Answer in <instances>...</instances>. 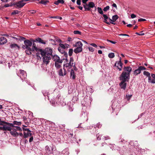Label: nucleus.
Segmentation results:
<instances>
[{
  "mask_svg": "<svg viewBox=\"0 0 155 155\" xmlns=\"http://www.w3.org/2000/svg\"><path fill=\"white\" fill-rule=\"evenodd\" d=\"M25 4L26 3L24 2L22 0L16 3L14 5L16 6L15 7L16 8H17V7L18 8H21L23 7Z\"/></svg>",
  "mask_w": 155,
  "mask_h": 155,
  "instance_id": "423d86ee",
  "label": "nucleus"
},
{
  "mask_svg": "<svg viewBox=\"0 0 155 155\" xmlns=\"http://www.w3.org/2000/svg\"><path fill=\"white\" fill-rule=\"evenodd\" d=\"M32 45V50L33 51H34L35 50L37 51H38V48L36 46L34 42H33Z\"/></svg>",
  "mask_w": 155,
  "mask_h": 155,
  "instance_id": "cd10ccee",
  "label": "nucleus"
},
{
  "mask_svg": "<svg viewBox=\"0 0 155 155\" xmlns=\"http://www.w3.org/2000/svg\"><path fill=\"white\" fill-rule=\"evenodd\" d=\"M103 16L104 18V22L106 23L107 24L110 25V23L107 21V19H108V18L107 15L105 14H103Z\"/></svg>",
  "mask_w": 155,
  "mask_h": 155,
  "instance_id": "f3484780",
  "label": "nucleus"
},
{
  "mask_svg": "<svg viewBox=\"0 0 155 155\" xmlns=\"http://www.w3.org/2000/svg\"><path fill=\"white\" fill-rule=\"evenodd\" d=\"M151 76L153 77V79H155V74H151Z\"/></svg>",
  "mask_w": 155,
  "mask_h": 155,
  "instance_id": "774afa93",
  "label": "nucleus"
},
{
  "mask_svg": "<svg viewBox=\"0 0 155 155\" xmlns=\"http://www.w3.org/2000/svg\"><path fill=\"white\" fill-rule=\"evenodd\" d=\"M18 75L20 77L21 79L23 80L25 79L27 76V74L25 71L24 70H20L19 72L18 73Z\"/></svg>",
  "mask_w": 155,
  "mask_h": 155,
  "instance_id": "20e7f679",
  "label": "nucleus"
},
{
  "mask_svg": "<svg viewBox=\"0 0 155 155\" xmlns=\"http://www.w3.org/2000/svg\"><path fill=\"white\" fill-rule=\"evenodd\" d=\"M38 51L36 55L40 58H41L40 55L43 58H60L58 55L53 53L52 49L50 48H46L44 50L40 49Z\"/></svg>",
  "mask_w": 155,
  "mask_h": 155,
  "instance_id": "f257e3e1",
  "label": "nucleus"
},
{
  "mask_svg": "<svg viewBox=\"0 0 155 155\" xmlns=\"http://www.w3.org/2000/svg\"><path fill=\"white\" fill-rule=\"evenodd\" d=\"M132 96V95H127L126 96L127 98V99L128 100H129L130 99L131 97Z\"/></svg>",
  "mask_w": 155,
  "mask_h": 155,
  "instance_id": "864d4df0",
  "label": "nucleus"
},
{
  "mask_svg": "<svg viewBox=\"0 0 155 155\" xmlns=\"http://www.w3.org/2000/svg\"><path fill=\"white\" fill-rule=\"evenodd\" d=\"M35 40L38 42L43 44H46V42L45 41L42 40L41 38H38L36 39Z\"/></svg>",
  "mask_w": 155,
  "mask_h": 155,
  "instance_id": "a211bd4d",
  "label": "nucleus"
},
{
  "mask_svg": "<svg viewBox=\"0 0 155 155\" xmlns=\"http://www.w3.org/2000/svg\"><path fill=\"white\" fill-rule=\"evenodd\" d=\"M59 45L60 46L59 47L61 48L64 49L65 48V46L64 45L60 43L59 44Z\"/></svg>",
  "mask_w": 155,
  "mask_h": 155,
  "instance_id": "c03bdc74",
  "label": "nucleus"
},
{
  "mask_svg": "<svg viewBox=\"0 0 155 155\" xmlns=\"http://www.w3.org/2000/svg\"><path fill=\"white\" fill-rule=\"evenodd\" d=\"M90 45L95 48H97V46L94 43H91L90 44Z\"/></svg>",
  "mask_w": 155,
  "mask_h": 155,
  "instance_id": "13d9d810",
  "label": "nucleus"
},
{
  "mask_svg": "<svg viewBox=\"0 0 155 155\" xmlns=\"http://www.w3.org/2000/svg\"><path fill=\"white\" fill-rule=\"evenodd\" d=\"M58 2H59L60 3L62 4L64 3V0H58Z\"/></svg>",
  "mask_w": 155,
  "mask_h": 155,
  "instance_id": "e2e57ef3",
  "label": "nucleus"
},
{
  "mask_svg": "<svg viewBox=\"0 0 155 155\" xmlns=\"http://www.w3.org/2000/svg\"><path fill=\"white\" fill-rule=\"evenodd\" d=\"M146 20L145 19L143 18H140L138 19V21L140 22V21H146Z\"/></svg>",
  "mask_w": 155,
  "mask_h": 155,
  "instance_id": "603ef678",
  "label": "nucleus"
},
{
  "mask_svg": "<svg viewBox=\"0 0 155 155\" xmlns=\"http://www.w3.org/2000/svg\"><path fill=\"white\" fill-rule=\"evenodd\" d=\"M130 74L125 71H124L120 76V80L128 81L130 79Z\"/></svg>",
  "mask_w": 155,
  "mask_h": 155,
  "instance_id": "f03ea898",
  "label": "nucleus"
},
{
  "mask_svg": "<svg viewBox=\"0 0 155 155\" xmlns=\"http://www.w3.org/2000/svg\"><path fill=\"white\" fill-rule=\"evenodd\" d=\"M110 8V7L109 6H107L106 7H104L103 10L104 12H107L108 10H109Z\"/></svg>",
  "mask_w": 155,
  "mask_h": 155,
  "instance_id": "79ce46f5",
  "label": "nucleus"
},
{
  "mask_svg": "<svg viewBox=\"0 0 155 155\" xmlns=\"http://www.w3.org/2000/svg\"><path fill=\"white\" fill-rule=\"evenodd\" d=\"M10 47L11 48H17L18 49L20 48V47L17 44H12L10 45Z\"/></svg>",
  "mask_w": 155,
  "mask_h": 155,
  "instance_id": "393cba45",
  "label": "nucleus"
},
{
  "mask_svg": "<svg viewBox=\"0 0 155 155\" xmlns=\"http://www.w3.org/2000/svg\"><path fill=\"white\" fill-rule=\"evenodd\" d=\"M142 32H143V31H141L140 32V33H138V32H136L135 33V34L137 35H144V33H143Z\"/></svg>",
  "mask_w": 155,
  "mask_h": 155,
  "instance_id": "49530a36",
  "label": "nucleus"
},
{
  "mask_svg": "<svg viewBox=\"0 0 155 155\" xmlns=\"http://www.w3.org/2000/svg\"><path fill=\"white\" fill-rule=\"evenodd\" d=\"M97 138L98 140H100L101 139V137H100V135L98 134L97 135Z\"/></svg>",
  "mask_w": 155,
  "mask_h": 155,
  "instance_id": "8fccbe9b",
  "label": "nucleus"
},
{
  "mask_svg": "<svg viewBox=\"0 0 155 155\" xmlns=\"http://www.w3.org/2000/svg\"><path fill=\"white\" fill-rule=\"evenodd\" d=\"M101 139H102L103 141L105 140V136H104L103 135H101Z\"/></svg>",
  "mask_w": 155,
  "mask_h": 155,
  "instance_id": "338daca9",
  "label": "nucleus"
},
{
  "mask_svg": "<svg viewBox=\"0 0 155 155\" xmlns=\"http://www.w3.org/2000/svg\"><path fill=\"white\" fill-rule=\"evenodd\" d=\"M81 0H77V4L78 5H81Z\"/></svg>",
  "mask_w": 155,
  "mask_h": 155,
  "instance_id": "4d7b16f0",
  "label": "nucleus"
},
{
  "mask_svg": "<svg viewBox=\"0 0 155 155\" xmlns=\"http://www.w3.org/2000/svg\"><path fill=\"white\" fill-rule=\"evenodd\" d=\"M7 39L6 38L4 37H1L0 38V45H3L7 43Z\"/></svg>",
  "mask_w": 155,
  "mask_h": 155,
  "instance_id": "f8f14e48",
  "label": "nucleus"
},
{
  "mask_svg": "<svg viewBox=\"0 0 155 155\" xmlns=\"http://www.w3.org/2000/svg\"><path fill=\"white\" fill-rule=\"evenodd\" d=\"M49 1L48 0L44 1V0H41L40 3L45 5Z\"/></svg>",
  "mask_w": 155,
  "mask_h": 155,
  "instance_id": "72a5a7b5",
  "label": "nucleus"
},
{
  "mask_svg": "<svg viewBox=\"0 0 155 155\" xmlns=\"http://www.w3.org/2000/svg\"><path fill=\"white\" fill-rule=\"evenodd\" d=\"M124 71L127 72V73H129L130 74V73L132 71V68L129 66L124 67Z\"/></svg>",
  "mask_w": 155,
  "mask_h": 155,
  "instance_id": "ddd939ff",
  "label": "nucleus"
},
{
  "mask_svg": "<svg viewBox=\"0 0 155 155\" xmlns=\"http://www.w3.org/2000/svg\"><path fill=\"white\" fill-rule=\"evenodd\" d=\"M146 69V68L143 66H140L137 69L135 70L134 73V74H136V75L140 74L141 73L142 70H145Z\"/></svg>",
  "mask_w": 155,
  "mask_h": 155,
  "instance_id": "39448f33",
  "label": "nucleus"
},
{
  "mask_svg": "<svg viewBox=\"0 0 155 155\" xmlns=\"http://www.w3.org/2000/svg\"><path fill=\"white\" fill-rule=\"evenodd\" d=\"M143 74L146 75L147 77L150 76V73L147 71H144L143 73Z\"/></svg>",
  "mask_w": 155,
  "mask_h": 155,
  "instance_id": "a19ab883",
  "label": "nucleus"
},
{
  "mask_svg": "<svg viewBox=\"0 0 155 155\" xmlns=\"http://www.w3.org/2000/svg\"><path fill=\"white\" fill-rule=\"evenodd\" d=\"M13 127H15V128L16 129H14V130H21V128L19 127L18 126H14Z\"/></svg>",
  "mask_w": 155,
  "mask_h": 155,
  "instance_id": "a18cd8bd",
  "label": "nucleus"
},
{
  "mask_svg": "<svg viewBox=\"0 0 155 155\" xmlns=\"http://www.w3.org/2000/svg\"><path fill=\"white\" fill-rule=\"evenodd\" d=\"M31 132H24V138H26L28 136L31 137L32 135V134L31 133Z\"/></svg>",
  "mask_w": 155,
  "mask_h": 155,
  "instance_id": "4468645a",
  "label": "nucleus"
},
{
  "mask_svg": "<svg viewBox=\"0 0 155 155\" xmlns=\"http://www.w3.org/2000/svg\"><path fill=\"white\" fill-rule=\"evenodd\" d=\"M73 52V50L72 48H71L69 49L68 54L69 56H71L72 55V53Z\"/></svg>",
  "mask_w": 155,
  "mask_h": 155,
  "instance_id": "37998d69",
  "label": "nucleus"
},
{
  "mask_svg": "<svg viewBox=\"0 0 155 155\" xmlns=\"http://www.w3.org/2000/svg\"><path fill=\"white\" fill-rule=\"evenodd\" d=\"M21 124V122H17L16 121H15L13 122V125L15 124V125H20Z\"/></svg>",
  "mask_w": 155,
  "mask_h": 155,
  "instance_id": "ea45409f",
  "label": "nucleus"
},
{
  "mask_svg": "<svg viewBox=\"0 0 155 155\" xmlns=\"http://www.w3.org/2000/svg\"><path fill=\"white\" fill-rule=\"evenodd\" d=\"M58 50L62 54H63V53L64 52V49L61 48L59 47L58 48Z\"/></svg>",
  "mask_w": 155,
  "mask_h": 155,
  "instance_id": "e433bc0d",
  "label": "nucleus"
},
{
  "mask_svg": "<svg viewBox=\"0 0 155 155\" xmlns=\"http://www.w3.org/2000/svg\"><path fill=\"white\" fill-rule=\"evenodd\" d=\"M19 37V38H17L14 37H12V38L14 39H15L16 40H19L20 41H23L25 39V38L22 36H20Z\"/></svg>",
  "mask_w": 155,
  "mask_h": 155,
  "instance_id": "5701e85b",
  "label": "nucleus"
},
{
  "mask_svg": "<svg viewBox=\"0 0 155 155\" xmlns=\"http://www.w3.org/2000/svg\"><path fill=\"white\" fill-rule=\"evenodd\" d=\"M23 130L24 131V132H26V131H28V132H31V130H30L29 129H27V128H23Z\"/></svg>",
  "mask_w": 155,
  "mask_h": 155,
  "instance_id": "09e8293b",
  "label": "nucleus"
},
{
  "mask_svg": "<svg viewBox=\"0 0 155 155\" xmlns=\"http://www.w3.org/2000/svg\"><path fill=\"white\" fill-rule=\"evenodd\" d=\"M126 81H121V82L119 84V85L121 89L125 90L127 86V83L125 82Z\"/></svg>",
  "mask_w": 155,
  "mask_h": 155,
  "instance_id": "9b49d317",
  "label": "nucleus"
},
{
  "mask_svg": "<svg viewBox=\"0 0 155 155\" xmlns=\"http://www.w3.org/2000/svg\"><path fill=\"white\" fill-rule=\"evenodd\" d=\"M70 66V64L69 63L66 64H64V68L65 67H69Z\"/></svg>",
  "mask_w": 155,
  "mask_h": 155,
  "instance_id": "3c124183",
  "label": "nucleus"
},
{
  "mask_svg": "<svg viewBox=\"0 0 155 155\" xmlns=\"http://www.w3.org/2000/svg\"><path fill=\"white\" fill-rule=\"evenodd\" d=\"M117 55L118 57L119 58H124L126 57L125 55L123 54H119L117 53Z\"/></svg>",
  "mask_w": 155,
  "mask_h": 155,
  "instance_id": "2f4dec72",
  "label": "nucleus"
},
{
  "mask_svg": "<svg viewBox=\"0 0 155 155\" xmlns=\"http://www.w3.org/2000/svg\"><path fill=\"white\" fill-rule=\"evenodd\" d=\"M3 124H6L8 126H10L11 127H13L14 126L13 124L10 123L8 122H7L6 121H2L1 119H0V125H3Z\"/></svg>",
  "mask_w": 155,
  "mask_h": 155,
  "instance_id": "2eb2a0df",
  "label": "nucleus"
},
{
  "mask_svg": "<svg viewBox=\"0 0 155 155\" xmlns=\"http://www.w3.org/2000/svg\"><path fill=\"white\" fill-rule=\"evenodd\" d=\"M63 71L61 68L60 69L59 71L58 74L59 76H63L67 74V71H66L64 68H63Z\"/></svg>",
  "mask_w": 155,
  "mask_h": 155,
  "instance_id": "6e6552de",
  "label": "nucleus"
},
{
  "mask_svg": "<svg viewBox=\"0 0 155 155\" xmlns=\"http://www.w3.org/2000/svg\"><path fill=\"white\" fill-rule=\"evenodd\" d=\"M118 16L117 15L113 16L112 17V19L113 20V22L116 21L118 19Z\"/></svg>",
  "mask_w": 155,
  "mask_h": 155,
  "instance_id": "c85d7f7f",
  "label": "nucleus"
},
{
  "mask_svg": "<svg viewBox=\"0 0 155 155\" xmlns=\"http://www.w3.org/2000/svg\"><path fill=\"white\" fill-rule=\"evenodd\" d=\"M97 10L98 12L99 13H100V14H101V15H103V14H104L103 11H102V10L101 8H100L99 7H97Z\"/></svg>",
  "mask_w": 155,
  "mask_h": 155,
  "instance_id": "c756f323",
  "label": "nucleus"
},
{
  "mask_svg": "<svg viewBox=\"0 0 155 155\" xmlns=\"http://www.w3.org/2000/svg\"><path fill=\"white\" fill-rule=\"evenodd\" d=\"M136 17V15L134 14H132L131 15V17L132 18H135Z\"/></svg>",
  "mask_w": 155,
  "mask_h": 155,
  "instance_id": "680f3d73",
  "label": "nucleus"
},
{
  "mask_svg": "<svg viewBox=\"0 0 155 155\" xmlns=\"http://www.w3.org/2000/svg\"><path fill=\"white\" fill-rule=\"evenodd\" d=\"M73 33L75 35H81V31L78 30L74 31Z\"/></svg>",
  "mask_w": 155,
  "mask_h": 155,
  "instance_id": "4c0bfd02",
  "label": "nucleus"
},
{
  "mask_svg": "<svg viewBox=\"0 0 155 155\" xmlns=\"http://www.w3.org/2000/svg\"><path fill=\"white\" fill-rule=\"evenodd\" d=\"M68 137L69 138H73L75 139L76 138V136H75V135L74 136V134L73 133H71L70 132H68Z\"/></svg>",
  "mask_w": 155,
  "mask_h": 155,
  "instance_id": "b1692460",
  "label": "nucleus"
},
{
  "mask_svg": "<svg viewBox=\"0 0 155 155\" xmlns=\"http://www.w3.org/2000/svg\"><path fill=\"white\" fill-rule=\"evenodd\" d=\"M20 12L18 11L17 10H14L12 12L11 15H14L16 14H19L20 13Z\"/></svg>",
  "mask_w": 155,
  "mask_h": 155,
  "instance_id": "473e14b6",
  "label": "nucleus"
},
{
  "mask_svg": "<svg viewBox=\"0 0 155 155\" xmlns=\"http://www.w3.org/2000/svg\"><path fill=\"white\" fill-rule=\"evenodd\" d=\"M82 47H77L74 50V51L75 53H78L81 52L82 51Z\"/></svg>",
  "mask_w": 155,
  "mask_h": 155,
  "instance_id": "dca6fc26",
  "label": "nucleus"
},
{
  "mask_svg": "<svg viewBox=\"0 0 155 155\" xmlns=\"http://www.w3.org/2000/svg\"><path fill=\"white\" fill-rule=\"evenodd\" d=\"M55 67L58 68H60L61 67V65L59 64V63L58 62H55Z\"/></svg>",
  "mask_w": 155,
  "mask_h": 155,
  "instance_id": "58836bf2",
  "label": "nucleus"
},
{
  "mask_svg": "<svg viewBox=\"0 0 155 155\" xmlns=\"http://www.w3.org/2000/svg\"><path fill=\"white\" fill-rule=\"evenodd\" d=\"M69 63L70 64V67L71 68L72 66H73L75 64V62H74V60L73 59H70Z\"/></svg>",
  "mask_w": 155,
  "mask_h": 155,
  "instance_id": "7c9ffc66",
  "label": "nucleus"
},
{
  "mask_svg": "<svg viewBox=\"0 0 155 155\" xmlns=\"http://www.w3.org/2000/svg\"><path fill=\"white\" fill-rule=\"evenodd\" d=\"M45 149L46 150V151L47 153H52V151L53 150V148H52V151H51L50 150V148L48 146H47L45 147Z\"/></svg>",
  "mask_w": 155,
  "mask_h": 155,
  "instance_id": "4be33fe9",
  "label": "nucleus"
},
{
  "mask_svg": "<svg viewBox=\"0 0 155 155\" xmlns=\"http://www.w3.org/2000/svg\"><path fill=\"white\" fill-rule=\"evenodd\" d=\"M114 53H110L108 55V57L110 58H113L114 57Z\"/></svg>",
  "mask_w": 155,
  "mask_h": 155,
  "instance_id": "f704fd0d",
  "label": "nucleus"
},
{
  "mask_svg": "<svg viewBox=\"0 0 155 155\" xmlns=\"http://www.w3.org/2000/svg\"><path fill=\"white\" fill-rule=\"evenodd\" d=\"M42 59L43 64H45L47 65L49 62V59Z\"/></svg>",
  "mask_w": 155,
  "mask_h": 155,
  "instance_id": "aec40b11",
  "label": "nucleus"
},
{
  "mask_svg": "<svg viewBox=\"0 0 155 155\" xmlns=\"http://www.w3.org/2000/svg\"><path fill=\"white\" fill-rule=\"evenodd\" d=\"M112 6L114 7L116 9H117V8L116 4L115 3H114L112 5Z\"/></svg>",
  "mask_w": 155,
  "mask_h": 155,
  "instance_id": "5fc2aeb1",
  "label": "nucleus"
},
{
  "mask_svg": "<svg viewBox=\"0 0 155 155\" xmlns=\"http://www.w3.org/2000/svg\"><path fill=\"white\" fill-rule=\"evenodd\" d=\"M88 49L89 51L92 52H93L94 51V49L92 47H89Z\"/></svg>",
  "mask_w": 155,
  "mask_h": 155,
  "instance_id": "de8ad7c7",
  "label": "nucleus"
},
{
  "mask_svg": "<svg viewBox=\"0 0 155 155\" xmlns=\"http://www.w3.org/2000/svg\"><path fill=\"white\" fill-rule=\"evenodd\" d=\"M10 131V133L11 134L13 135L14 137H17L18 136L19 134L16 131Z\"/></svg>",
  "mask_w": 155,
  "mask_h": 155,
  "instance_id": "412c9836",
  "label": "nucleus"
},
{
  "mask_svg": "<svg viewBox=\"0 0 155 155\" xmlns=\"http://www.w3.org/2000/svg\"><path fill=\"white\" fill-rule=\"evenodd\" d=\"M107 41L111 42V43L113 44H115L116 43V42L114 41H112L109 40H107Z\"/></svg>",
  "mask_w": 155,
  "mask_h": 155,
  "instance_id": "0e129e2a",
  "label": "nucleus"
},
{
  "mask_svg": "<svg viewBox=\"0 0 155 155\" xmlns=\"http://www.w3.org/2000/svg\"><path fill=\"white\" fill-rule=\"evenodd\" d=\"M55 62H58V63H61L65 59H63L62 60H60V59H54Z\"/></svg>",
  "mask_w": 155,
  "mask_h": 155,
  "instance_id": "bb28decb",
  "label": "nucleus"
},
{
  "mask_svg": "<svg viewBox=\"0 0 155 155\" xmlns=\"http://www.w3.org/2000/svg\"><path fill=\"white\" fill-rule=\"evenodd\" d=\"M24 43L28 47V49L30 48H31V47L32 45V42L29 40H26L24 41Z\"/></svg>",
  "mask_w": 155,
  "mask_h": 155,
  "instance_id": "0eeeda50",
  "label": "nucleus"
},
{
  "mask_svg": "<svg viewBox=\"0 0 155 155\" xmlns=\"http://www.w3.org/2000/svg\"><path fill=\"white\" fill-rule=\"evenodd\" d=\"M3 124V130L4 131H11L12 130V128L10 127V126H8L7 124H5L6 125Z\"/></svg>",
  "mask_w": 155,
  "mask_h": 155,
  "instance_id": "9d476101",
  "label": "nucleus"
},
{
  "mask_svg": "<svg viewBox=\"0 0 155 155\" xmlns=\"http://www.w3.org/2000/svg\"><path fill=\"white\" fill-rule=\"evenodd\" d=\"M22 48H23V49H26V50H27V49H28V47L26 46L25 45H23L22 46Z\"/></svg>",
  "mask_w": 155,
  "mask_h": 155,
  "instance_id": "bf43d9fd",
  "label": "nucleus"
},
{
  "mask_svg": "<svg viewBox=\"0 0 155 155\" xmlns=\"http://www.w3.org/2000/svg\"><path fill=\"white\" fill-rule=\"evenodd\" d=\"M83 6L84 8L85 11H90L91 10V8H92L95 7V4L93 2H90L88 4L83 5Z\"/></svg>",
  "mask_w": 155,
  "mask_h": 155,
  "instance_id": "7ed1b4c3",
  "label": "nucleus"
},
{
  "mask_svg": "<svg viewBox=\"0 0 155 155\" xmlns=\"http://www.w3.org/2000/svg\"><path fill=\"white\" fill-rule=\"evenodd\" d=\"M33 140V137L32 136H31L29 140V142L31 143L32 142Z\"/></svg>",
  "mask_w": 155,
  "mask_h": 155,
  "instance_id": "6e6d98bb",
  "label": "nucleus"
},
{
  "mask_svg": "<svg viewBox=\"0 0 155 155\" xmlns=\"http://www.w3.org/2000/svg\"><path fill=\"white\" fill-rule=\"evenodd\" d=\"M70 77H72V79L74 80L76 78V75L75 74V73L73 69L71 70L70 73Z\"/></svg>",
  "mask_w": 155,
  "mask_h": 155,
  "instance_id": "6ab92c4d",
  "label": "nucleus"
},
{
  "mask_svg": "<svg viewBox=\"0 0 155 155\" xmlns=\"http://www.w3.org/2000/svg\"><path fill=\"white\" fill-rule=\"evenodd\" d=\"M63 54H64V56L65 57L67 58L68 57V54L67 52H65L64 51V53Z\"/></svg>",
  "mask_w": 155,
  "mask_h": 155,
  "instance_id": "69168bd1",
  "label": "nucleus"
},
{
  "mask_svg": "<svg viewBox=\"0 0 155 155\" xmlns=\"http://www.w3.org/2000/svg\"><path fill=\"white\" fill-rule=\"evenodd\" d=\"M30 12L31 14H34L36 13V11L34 10H31L29 11Z\"/></svg>",
  "mask_w": 155,
  "mask_h": 155,
  "instance_id": "052dcab7",
  "label": "nucleus"
},
{
  "mask_svg": "<svg viewBox=\"0 0 155 155\" xmlns=\"http://www.w3.org/2000/svg\"><path fill=\"white\" fill-rule=\"evenodd\" d=\"M77 44L78 47H82L83 46V44L80 41L77 42Z\"/></svg>",
  "mask_w": 155,
  "mask_h": 155,
  "instance_id": "c9c22d12",
  "label": "nucleus"
},
{
  "mask_svg": "<svg viewBox=\"0 0 155 155\" xmlns=\"http://www.w3.org/2000/svg\"><path fill=\"white\" fill-rule=\"evenodd\" d=\"M32 51V48H30L29 49L26 50L25 52L27 54L29 55L31 54V51Z\"/></svg>",
  "mask_w": 155,
  "mask_h": 155,
  "instance_id": "a878e982",
  "label": "nucleus"
},
{
  "mask_svg": "<svg viewBox=\"0 0 155 155\" xmlns=\"http://www.w3.org/2000/svg\"><path fill=\"white\" fill-rule=\"evenodd\" d=\"M122 65L123 64L121 62L120 59V60L117 63L116 62L115 63L114 66L117 67L118 68V69H119V70L120 71L121 70Z\"/></svg>",
  "mask_w": 155,
  "mask_h": 155,
  "instance_id": "1a4fd4ad",
  "label": "nucleus"
}]
</instances>
